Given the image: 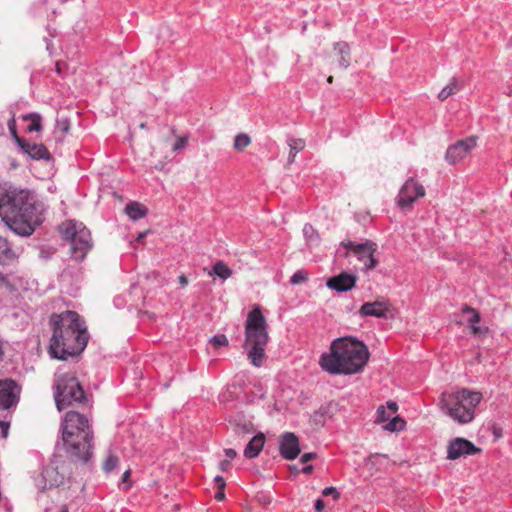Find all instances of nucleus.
<instances>
[{
  "mask_svg": "<svg viewBox=\"0 0 512 512\" xmlns=\"http://www.w3.org/2000/svg\"><path fill=\"white\" fill-rule=\"evenodd\" d=\"M482 394L468 389L455 393H443L440 407L443 412L459 424H467L475 418V408L481 402Z\"/></svg>",
  "mask_w": 512,
  "mask_h": 512,
  "instance_id": "6",
  "label": "nucleus"
},
{
  "mask_svg": "<svg viewBox=\"0 0 512 512\" xmlns=\"http://www.w3.org/2000/svg\"><path fill=\"white\" fill-rule=\"evenodd\" d=\"M140 127H141V128H145V127H146L145 123H141V124H140Z\"/></svg>",
  "mask_w": 512,
  "mask_h": 512,
  "instance_id": "59",
  "label": "nucleus"
},
{
  "mask_svg": "<svg viewBox=\"0 0 512 512\" xmlns=\"http://www.w3.org/2000/svg\"><path fill=\"white\" fill-rule=\"evenodd\" d=\"M325 507L324 501L322 499H318L315 502V510L316 512H321Z\"/></svg>",
  "mask_w": 512,
  "mask_h": 512,
  "instance_id": "47",
  "label": "nucleus"
},
{
  "mask_svg": "<svg viewBox=\"0 0 512 512\" xmlns=\"http://www.w3.org/2000/svg\"><path fill=\"white\" fill-rule=\"evenodd\" d=\"M61 512H68V509L66 507H63Z\"/></svg>",
  "mask_w": 512,
  "mask_h": 512,
  "instance_id": "58",
  "label": "nucleus"
},
{
  "mask_svg": "<svg viewBox=\"0 0 512 512\" xmlns=\"http://www.w3.org/2000/svg\"><path fill=\"white\" fill-rule=\"evenodd\" d=\"M367 346L352 337L335 339L329 352L323 353L319 364L321 368L334 375H351L363 370L369 359Z\"/></svg>",
  "mask_w": 512,
  "mask_h": 512,
  "instance_id": "3",
  "label": "nucleus"
},
{
  "mask_svg": "<svg viewBox=\"0 0 512 512\" xmlns=\"http://www.w3.org/2000/svg\"><path fill=\"white\" fill-rule=\"evenodd\" d=\"M334 56L339 67L347 68L350 65V47L346 42L336 43L334 46Z\"/></svg>",
  "mask_w": 512,
  "mask_h": 512,
  "instance_id": "20",
  "label": "nucleus"
},
{
  "mask_svg": "<svg viewBox=\"0 0 512 512\" xmlns=\"http://www.w3.org/2000/svg\"><path fill=\"white\" fill-rule=\"evenodd\" d=\"M265 443V435L259 432L253 436L244 449V456L253 459L259 455Z\"/></svg>",
  "mask_w": 512,
  "mask_h": 512,
  "instance_id": "19",
  "label": "nucleus"
},
{
  "mask_svg": "<svg viewBox=\"0 0 512 512\" xmlns=\"http://www.w3.org/2000/svg\"><path fill=\"white\" fill-rule=\"evenodd\" d=\"M224 453L229 459H234L237 456V452L232 448L224 449Z\"/></svg>",
  "mask_w": 512,
  "mask_h": 512,
  "instance_id": "45",
  "label": "nucleus"
},
{
  "mask_svg": "<svg viewBox=\"0 0 512 512\" xmlns=\"http://www.w3.org/2000/svg\"><path fill=\"white\" fill-rule=\"evenodd\" d=\"M460 90V86L457 82V80L455 78H453L450 83L445 86L438 94V98L441 100V101H444L445 99H447L449 96L455 94L456 92H458Z\"/></svg>",
  "mask_w": 512,
  "mask_h": 512,
  "instance_id": "27",
  "label": "nucleus"
},
{
  "mask_svg": "<svg viewBox=\"0 0 512 512\" xmlns=\"http://www.w3.org/2000/svg\"><path fill=\"white\" fill-rule=\"evenodd\" d=\"M59 230L70 243L72 257L76 261H82L92 248L90 231L81 222L72 220L59 226Z\"/></svg>",
  "mask_w": 512,
  "mask_h": 512,
  "instance_id": "8",
  "label": "nucleus"
},
{
  "mask_svg": "<svg viewBox=\"0 0 512 512\" xmlns=\"http://www.w3.org/2000/svg\"><path fill=\"white\" fill-rule=\"evenodd\" d=\"M214 482H215V484L217 485L218 489H220V490H224L226 483H225V480H224V478H223V477H221V476H216V477L214 478Z\"/></svg>",
  "mask_w": 512,
  "mask_h": 512,
  "instance_id": "43",
  "label": "nucleus"
},
{
  "mask_svg": "<svg viewBox=\"0 0 512 512\" xmlns=\"http://www.w3.org/2000/svg\"><path fill=\"white\" fill-rule=\"evenodd\" d=\"M62 445L67 453L82 461L92 454V429L89 420L82 414L69 411L61 424Z\"/></svg>",
  "mask_w": 512,
  "mask_h": 512,
  "instance_id": "4",
  "label": "nucleus"
},
{
  "mask_svg": "<svg viewBox=\"0 0 512 512\" xmlns=\"http://www.w3.org/2000/svg\"><path fill=\"white\" fill-rule=\"evenodd\" d=\"M405 421L399 416L391 417L388 423L384 426V429L390 432H397L403 430Z\"/></svg>",
  "mask_w": 512,
  "mask_h": 512,
  "instance_id": "30",
  "label": "nucleus"
},
{
  "mask_svg": "<svg viewBox=\"0 0 512 512\" xmlns=\"http://www.w3.org/2000/svg\"><path fill=\"white\" fill-rule=\"evenodd\" d=\"M61 459L54 458L42 471L40 477L36 480L38 488L45 490L47 488L57 487L64 482L65 472Z\"/></svg>",
  "mask_w": 512,
  "mask_h": 512,
  "instance_id": "10",
  "label": "nucleus"
},
{
  "mask_svg": "<svg viewBox=\"0 0 512 512\" xmlns=\"http://www.w3.org/2000/svg\"><path fill=\"white\" fill-rule=\"evenodd\" d=\"M377 415L378 421H388L392 417L391 414H389V412H387L383 406L378 408Z\"/></svg>",
  "mask_w": 512,
  "mask_h": 512,
  "instance_id": "36",
  "label": "nucleus"
},
{
  "mask_svg": "<svg viewBox=\"0 0 512 512\" xmlns=\"http://www.w3.org/2000/svg\"><path fill=\"white\" fill-rule=\"evenodd\" d=\"M0 216L20 236H29L40 223L38 208L28 191L0 186Z\"/></svg>",
  "mask_w": 512,
  "mask_h": 512,
  "instance_id": "1",
  "label": "nucleus"
},
{
  "mask_svg": "<svg viewBox=\"0 0 512 512\" xmlns=\"http://www.w3.org/2000/svg\"><path fill=\"white\" fill-rule=\"evenodd\" d=\"M53 334L49 344L51 357L66 360L69 356L81 353L87 345L86 327L74 311L53 314L50 318Z\"/></svg>",
  "mask_w": 512,
  "mask_h": 512,
  "instance_id": "2",
  "label": "nucleus"
},
{
  "mask_svg": "<svg viewBox=\"0 0 512 512\" xmlns=\"http://www.w3.org/2000/svg\"><path fill=\"white\" fill-rule=\"evenodd\" d=\"M251 143V138L246 133H239L234 138L233 147L237 151H243Z\"/></svg>",
  "mask_w": 512,
  "mask_h": 512,
  "instance_id": "29",
  "label": "nucleus"
},
{
  "mask_svg": "<svg viewBox=\"0 0 512 512\" xmlns=\"http://www.w3.org/2000/svg\"><path fill=\"white\" fill-rule=\"evenodd\" d=\"M480 452L472 442L465 438L457 437L451 440L447 447V458L455 460L463 456L474 455Z\"/></svg>",
  "mask_w": 512,
  "mask_h": 512,
  "instance_id": "14",
  "label": "nucleus"
},
{
  "mask_svg": "<svg viewBox=\"0 0 512 512\" xmlns=\"http://www.w3.org/2000/svg\"><path fill=\"white\" fill-rule=\"evenodd\" d=\"M15 258V253L11 249L5 238L0 237V264L5 265L8 261Z\"/></svg>",
  "mask_w": 512,
  "mask_h": 512,
  "instance_id": "23",
  "label": "nucleus"
},
{
  "mask_svg": "<svg viewBox=\"0 0 512 512\" xmlns=\"http://www.w3.org/2000/svg\"><path fill=\"white\" fill-rule=\"evenodd\" d=\"M23 119L25 121H29V125L27 127V130L29 132H39L42 129L41 121L42 118L37 113H31L23 116Z\"/></svg>",
  "mask_w": 512,
  "mask_h": 512,
  "instance_id": "26",
  "label": "nucleus"
},
{
  "mask_svg": "<svg viewBox=\"0 0 512 512\" xmlns=\"http://www.w3.org/2000/svg\"><path fill=\"white\" fill-rule=\"evenodd\" d=\"M178 280L182 287H185L188 284V280H187L186 276L183 274L179 276Z\"/></svg>",
  "mask_w": 512,
  "mask_h": 512,
  "instance_id": "50",
  "label": "nucleus"
},
{
  "mask_svg": "<svg viewBox=\"0 0 512 512\" xmlns=\"http://www.w3.org/2000/svg\"><path fill=\"white\" fill-rule=\"evenodd\" d=\"M21 388L11 379L0 380V408L9 409L15 406L20 398Z\"/></svg>",
  "mask_w": 512,
  "mask_h": 512,
  "instance_id": "13",
  "label": "nucleus"
},
{
  "mask_svg": "<svg viewBox=\"0 0 512 512\" xmlns=\"http://www.w3.org/2000/svg\"><path fill=\"white\" fill-rule=\"evenodd\" d=\"M0 289H6L9 291L14 289V285L11 283V280L2 271H0Z\"/></svg>",
  "mask_w": 512,
  "mask_h": 512,
  "instance_id": "34",
  "label": "nucleus"
},
{
  "mask_svg": "<svg viewBox=\"0 0 512 512\" xmlns=\"http://www.w3.org/2000/svg\"><path fill=\"white\" fill-rule=\"evenodd\" d=\"M15 120L14 119H10L8 121V127H9V130L14 138V140L16 141V136H18L17 132H16V128H15Z\"/></svg>",
  "mask_w": 512,
  "mask_h": 512,
  "instance_id": "41",
  "label": "nucleus"
},
{
  "mask_svg": "<svg viewBox=\"0 0 512 512\" xmlns=\"http://www.w3.org/2000/svg\"><path fill=\"white\" fill-rule=\"evenodd\" d=\"M353 254L361 261L366 270L374 269L378 261L374 258V253L377 250V245L373 242L367 241L365 243L356 244L352 241L343 243Z\"/></svg>",
  "mask_w": 512,
  "mask_h": 512,
  "instance_id": "11",
  "label": "nucleus"
},
{
  "mask_svg": "<svg viewBox=\"0 0 512 512\" xmlns=\"http://www.w3.org/2000/svg\"><path fill=\"white\" fill-rule=\"evenodd\" d=\"M163 30H164L163 33H167V34L169 33V28L168 27H165Z\"/></svg>",
  "mask_w": 512,
  "mask_h": 512,
  "instance_id": "57",
  "label": "nucleus"
},
{
  "mask_svg": "<svg viewBox=\"0 0 512 512\" xmlns=\"http://www.w3.org/2000/svg\"><path fill=\"white\" fill-rule=\"evenodd\" d=\"M313 470V466L312 465H308V466H305L302 471L305 473V474H309L311 473Z\"/></svg>",
  "mask_w": 512,
  "mask_h": 512,
  "instance_id": "51",
  "label": "nucleus"
},
{
  "mask_svg": "<svg viewBox=\"0 0 512 512\" xmlns=\"http://www.w3.org/2000/svg\"><path fill=\"white\" fill-rule=\"evenodd\" d=\"M46 4V0H38L37 5L44 6Z\"/></svg>",
  "mask_w": 512,
  "mask_h": 512,
  "instance_id": "54",
  "label": "nucleus"
},
{
  "mask_svg": "<svg viewBox=\"0 0 512 512\" xmlns=\"http://www.w3.org/2000/svg\"><path fill=\"white\" fill-rule=\"evenodd\" d=\"M254 432H255V428L251 421L243 420V421L236 423L234 426L235 435H237L241 438H244L247 435H251Z\"/></svg>",
  "mask_w": 512,
  "mask_h": 512,
  "instance_id": "25",
  "label": "nucleus"
},
{
  "mask_svg": "<svg viewBox=\"0 0 512 512\" xmlns=\"http://www.w3.org/2000/svg\"><path fill=\"white\" fill-rule=\"evenodd\" d=\"M57 129L60 130L62 134H65L70 129V124L66 119L58 120Z\"/></svg>",
  "mask_w": 512,
  "mask_h": 512,
  "instance_id": "38",
  "label": "nucleus"
},
{
  "mask_svg": "<svg viewBox=\"0 0 512 512\" xmlns=\"http://www.w3.org/2000/svg\"><path fill=\"white\" fill-rule=\"evenodd\" d=\"M187 142H188L187 137L178 138L173 146V151H178V150L185 148L187 145Z\"/></svg>",
  "mask_w": 512,
  "mask_h": 512,
  "instance_id": "37",
  "label": "nucleus"
},
{
  "mask_svg": "<svg viewBox=\"0 0 512 512\" xmlns=\"http://www.w3.org/2000/svg\"><path fill=\"white\" fill-rule=\"evenodd\" d=\"M279 447L281 455L287 460L295 459L300 453L298 438L291 432L280 436Z\"/></svg>",
  "mask_w": 512,
  "mask_h": 512,
  "instance_id": "15",
  "label": "nucleus"
},
{
  "mask_svg": "<svg viewBox=\"0 0 512 512\" xmlns=\"http://www.w3.org/2000/svg\"><path fill=\"white\" fill-rule=\"evenodd\" d=\"M210 343L215 347H221L228 345V339L225 335H215L210 339Z\"/></svg>",
  "mask_w": 512,
  "mask_h": 512,
  "instance_id": "35",
  "label": "nucleus"
},
{
  "mask_svg": "<svg viewBox=\"0 0 512 512\" xmlns=\"http://www.w3.org/2000/svg\"><path fill=\"white\" fill-rule=\"evenodd\" d=\"M55 403L59 411L85 400L84 391L76 377L70 373L57 372L54 380Z\"/></svg>",
  "mask_w": 512,
  "mask_h": 512,
  "instance_id": "7",
  "label": "nucleus"
},
{
  "mask_svg": "<svg viewBox=\"0 0 512 512\" xmlns=\"http://www.w3.org/2000/svg\"><path fill=\"white\" fill-rule=\"evenodd\" d=\"M303 234L310 245H316L318 243V233L312 225L305 224L303 227Z\"/></svg>",
  "mask_w": 512,
  "mask_h": 512,
  "instance_id": "31",
  "label": "nucleus"
},
{
  "mask_svg": "<svg viewBox=\"0 0 512 512\" xmlns=\"http://www.w3.org/2000/svg\"><path fill=\"white\" fill-rule=\"evenodd\" d=\"M356 277L349 273H341L334 276L327 281V286L338 292H345L355 286Z\"/></svg>",
  "mask_w": 512,
  "mask_h": 512,
  "instance_id": "17",
  "label": "nucleus"
},
{
  "mask_svg": "<svg viewBox=\"0 0 512 512\" xmlns=\"http://www.w3.org/2000/svg\"><path fill=\"white\" fill-rule=\"evenodd\" d=\"M332 81H333V77H332V76H329V77L327 78V82H328V83H332Z\"/></svg>",
  "mask_w": 512,
  "mask_h": 512,
  "instance_id": "56",
  "label": "nucleus"
},
{
  "mask_svg": "<svg viewBox=\"0 0 512 512\" xmlns=\"http://www.w3.org/2000/svg\"><path fill=\"white\" fill-rule=\"evenodd\" d=\"M316 457V453H313V452H309V453H305L301 456V462L302 463H307L311 460H313L314 458Z\"/></svg>",
  "mask_w": 512,
  "mask_h": 512,
  "instance_id": "42",
  "label": "nucleus"
},
{
  "mask_svg": "<svg viewBox=\"0 0 512 512\" xmlns=\"http://www.w3.org/2000/svg\"><path fill=\"white\" fill-rule=\"evenodd\" d=\"M212 274H215L219 278L226 280L232 275V271L226 264H224L222 261H219L213 266V272L210 273V275Z\"/></svg>",
  "mask_w": 512,
  "mask_h": 512,
  "instance_id": "28",
  "label": "nucleus"
},
{
  "mask_svg": "<svg viewBox=\"0 0 512 512\" xmlns=\"http://www.w3.org/2000/svg\"><path fill=\"white\" fill-rule=\"evenodd\" d=\"M387 408L389 409V414H391V416H393V414L396 413L398 407L395 402L390 401L387 403Z\"/></svg>",
  "mask_w": 512,
  "mask_h": 512,
  "instance_id": "46",
  "label": "nucleus"
},
{
  "mask_svg": "<svg viewBox=\"0 0 512 512\" xmlns=\"http://www.w3.org/2000/svg\"><path fill=\"white\" fill-rule=\"evenodd\" d=\"M129 476H130V471L129 470L125 471L123 476H122V481L126 482L128 480V478H129Z\"/></svg>",
  "mask_w": 512,
  "mask_h": 512,
  "instance_id": "52",
  "label": "nucleus"
},
{
  "mask_svg": "<svg viewBox=\"0 0 512 512\" xmlns=\"http://www.w3.org/2000/svg\"><path fill=\"white\" fill-rule=\"evenodd\" d=\"M118 462H119V459L117 456H115L113 454H109L103 464L104 471L107 473L111 472L117 466Z\"/></svg>",
  "mask_w": 512,
  "mask_h": 512,
  "instance_id": "33",
  "label": "nucleus"
},
{
  "mask_svg": "<svg viewBox=\"0 0 512 512\" xmlns=\"http://www.w3.org/2000/svg\"><path fill=\"white\" fill-rule=\"evenodd\" d=\"M478 138L470 136L459 140L450 145L446 151L445 159L449 164H456L466 158V156L476 147Z\"/></svg>",
  "mask_w": 512,
  "mask_h": 512,
  "instance_id": "12",
  "label": "nucleus"
},
{
  "mask_svg": "<svg viewBox=\"0 0 512 512\" xmlns=\"http://www.w3.org/2000/svg\"><path fill=\"white\" fill-rule=\"evenodd\" d=\"M56 70L58 73H61V67L59 63L56 64Z\"/></svg>",
  "mask_w": 512,
  "mask_h": 512,
  "instance_id": "55",
  "label": "nucleus"
},
{
  "mask_svg": "<svg viewBox=\"0 0 512 512\" xmlns=\"http://www.w3.org/2000/svg\"><path fill=\"white\" fill-rule=\"evenodd\" d=\"M389 310V304L385 301H375L364 303L360 308V314L363 316L384 317Z\"/></svg>",
  "mask_w": 512,
  "mask_h": 512,
  "instance_id": "18",
  "label": "nucleus"
},
{
  "mask_svg": "<svg viewBox=\"0 0 512 512\" xmlns=\"http://www.w3.org/2000/svg\"><path fill=\"white\" fill-rule=\"evenodd\" d=\"M16 143L21 148L23 153L27 154L32 159H50V153L43 144H31L24 141L19 136H16Z\"/></svg>",
  "mask_w": 512,
  "mask_h": 512,
  "instance_id": "16",
  "label": "nucleus"
},
{
  "mask_svg": "<svg viewBox=\"0 0 512 512\" xmlns=\"http://www.w3.org/2000/svg\"><path fill=\"white\" fill-rule=\"evenodd\" d=\"M312 421L316 425H323V414L320 412H315L312 416Z\"/></svg>",
  "mask_w": 512,
  "mask_h": 512,
  "instance_id": "40",
  "label": "nucleus"
},
{
  "mask_svg": "<svg viewBox=\"0 0 512 512\" xmlns=\"http://www.w3.org/2000/svg\"><path fill=\"white\" fill-rule=\"evenodd\" d=\"M268 342L266 320L259 307L248 313L245 325V350L247 357L255 367H260L265 358Z\"/></svg>",
  "mask_w": 512,
  "mask_h": 512,
  "instance_id": "5",
  "label": "nucleus"
},
{
  "mask_svg": "<svg viewBox=\"0 0 512 512\" xmlns=\"http://www.w3.org/2000/svg\"><path fill=\"white\" fill-rule=\"evenodd\" d=\"M0 428L2 429L3 436L6 437L8 434L9 423L0 421Z\"/></svg>",
  "mask_w": 512,
  "mask_h": 512,
  "instance_id": "48",
  "label": "nucleus"
},
{
  "mask_svg": "<svg viewBox=\"0 0 512 512\" xmlns=\"http://www.w3.org/2000/svg\"><path fill=\"white\" fill-rule=\"evenodd\" d=\"M215 498L218 500V501H222L225 499V494H224V490H220L218 489V492L215 494Z\"/></svg>",
  "mask_w": 512,
  "mask_h": 512,
  "instance_id": "49",
  "label": "nucleus"
},
{
  "mask_svg": "<svg viewBox=\"0 0 512 512\" xmlns=\"http://www.w3.org/2000/svg\"><path fill=\"white\" fill-rule=\"evenodd\" d=\"M287 143L290 148L288 161L292 163L294 162L296 154L305 148V141L300 138H288Z\"/></svg>",
  "mask_w": 512,
  "mask_h": 512,
  "instance_id": "24",
  "label": "nucleus"
},
{
  "mask_svg": "<svg viewBox=\"0 0 512 512\" xmlns=\"http://www.w3.org/2000/svg\"><path fill=\"white\" fill-rule=\"evenodd\" d=\"M146 234H147V231L140 233L137 236L136 241L140 242L146 236Z\"/></svg>",
  "mask_w": 512,
  "mask_h": 512,
  "instance_id": "53",
  "label": "nucleus"
},
{
  "mask_svg": "<svg viewBox=\"0 0 512 512\" xmlns=\"http://www.w3.org/2000/svg\"><path fill=\"white\" fill-rule=\"evenodd\" d=\"M308 279V273L305 270L296 271L290 279L293 285L304 283Z\"/></svg>",
  "mask_w": 512,
  "mask_h": 512,
  "instance_id": "32",
  "label": "nucleus"
},
{
  "mask_svg": "<svg viewBox=\"0 0 512 512\" xmlns=\"http://www.w3.org/2000/svg\"><path fill=\"white\" fill-rule=\"evenodd\" d=\"M125 212L132 220L136 221L143 218L146 215L147 210L143 205L131 202L127 204Z\"/></svg>",
  "mask_w": 512,
  "mask_h": 512,
  "instance_id": "22",
  "label": "nucleus"
},
{
  "mask_svg": "<svg viewBox=\"0 0 512 512\" xmlns=\"http://www.w3.org/2000/svg\"><path fill=\"white\" fill-rule=\"evenodd\" d=\"M230 466H231V464H230L229 460H222L219 464V468L223 472L228 471L230 469Z\"/></svg>",
  "mask_w": 512,
  "mask_h": 512,
  "instance_id": "44",
  "label": "nucleus"
},
{
  "mask_svg": "<svg viewBox=\"0 0 512 512\" xmlns=\"http://www.w3.org/2000/svg\"><path fill=\"white\" fill-rule=\"evenodd\" d=\"M323 496H333L335 499L339 497L338 491L334 487H326L322 491Z\"/></svg>",
  "mask_w": 512,
  "mask_h": 512,
  "instance_id": "39",
  "label": "nucleus"
},
{
  "mask_svg": "<svg viewBox=\"0 0 512 512\" xmlns=\"http://www.w3.org/2000/svg\"><path fill=\"white\" fill-rule=\"evenodd\" d=\"M426 194L424 186L415 178H408L400 187L396 203L402 210H409L414 203Z\"/></svg>",
  "mask_w": 512,
  "mask_h": 512,
  "instance_id": "9",
  "label": "nucleus"
},
{
  "mask_svg": "<svg viewBox=\"0 0 512 512\" xmlns=\"http://www.w3.org/2000/svg\"><path fill=\"white\" fill-rule=\"evenodd\" d=\"M463 312L470 315V317L468 318V322L471 325V331L473 334L480 335L485 333V329L476 325V323L480 321V315L474 308L466 306L463 308Z\"/></svg>",
  "mask_w": 512,
  "mask_h": 512,
  "instance_id": "21",
  "label": "nucleus"
}]
</instances>
